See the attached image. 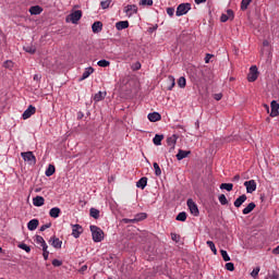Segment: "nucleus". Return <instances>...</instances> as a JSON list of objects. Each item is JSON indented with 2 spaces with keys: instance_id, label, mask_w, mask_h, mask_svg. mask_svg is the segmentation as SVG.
<instances>
[{
  "instance_id": "obj_58",
  "label": "nucleus",
  "mask_w": 279,
  "mask_h": 279,
  "mask_svg": "<svg viewBox=\"0 0 279 279\" xmlns=\"http://www.w3.org/2000/svg\"><path fill=\"white\" fill-rule=\"evenodd\" d=\"M211 58H214V56L210 54V53H207L206 57H205V64H208L210 62Z\"/></svg>"
},
{
  "instance_id": "obj_10",
  "label": "nucleus",
  "mask_w": 279,
  "mask_h": 279,
  "mask_svg": "<svg viewBox=\"0 0 279 279\" xmlns=\"http://www.w3.org/2000/svg\"><path fill=\"white\" fill-rule=\"evenodd\" d=\"M244 186L246 187V193H254V191H256V181L255 180L245 181Z\"/></svg>"
},
{
  "instance_id": "obj_15",
  "label": "nucleus",
  "mask_w": 279,
  "mask_h": 279,
  "mask_svg": "<svg viewBox=\"0 0 279 279\" xmlns=\"http://www.w3.org/2000/svg\"><path fill=\"white\" fill-rule=\"evenodd\" d=\"M189 156H191V150L179 149L177 160H184V158H187Z\"/></svg>"
},
{
  "instance_id": "obj_28",
  "label": "nucleus",
  "mask_w": 279,
  "mask_h": 279,
  "mask_svg": "<svg viewBox=\"0 0 279 279\" xmlns=\"http://www.w3.org/2000/svg\"><path fill=\"white\" fill-rule=\"evenodd\" d=\"M53 173H56V166L49 165L48 168L46 169L45 175L47 178H51V175H53Z\"/></svg>"
},
{
  "instance_id": "obj_3",
  "label": "nucleus",
  "mask_w": 279,
  "mask_h": 279,
  "mask_svg": "<svg viewBox=\"0 0 279 279\" xmlns=\"http://www.w3.org/2000/svg\"><path fill=\"white\" fill-rule=\"evenodd\" d=\"M186 204L191 215L194 217H199V208L197 207V204L192 198H189Z\"/></svg>"
},
{
  "instance_id": "obj_26",
  "label": "nucleus",
  "mask_w": 279,
  "mask_h": 279,
  "mask_svg": "<svg viewBox=\"0 0 279 279\" xmlns=\"http://www.w3.org/2000/svg\"><path fill=\"white\" fill-rule=\"evenodd\" d=\"M254 208H256V204L255 203H250L243 210V215H250V213H252V210H254Z\"/></svg>"
},
{
  "instance_id": "obj_62",
  "label": "nucleus",
  "mask_w": 279,
  "mask_h": 279,
  "mask_svg": "<svg viewBox=\"0 0 279 279\" xmlns=\"http://www.w3.org/2000/svg\"><path fill=\"white\" fill-rule=\"evenodd\" d=\"M272 254H276V255L279 254V245L272 250Z\"/></svg>"
},
{
  "instance_id": "obj_57",
  "label": "nucleus",
  "mask_w": 279,
  "mask_h": 279,
  "mask_svg": "<svg viewBox=\"0 0 279 279\" xmlns=\"http://www.w3.org/2000/svg\"><path fill=\"white\" fill-rule=\"evenodd\" d=\"M222 98H223V94L221 93L214 95V99H216V101H221Z\"/></svg>"
},
{
  "instance_id": "obj_8",
  "label": "nucleus",
  "mask_w": 279,
  "mask_h": 279,
  "mask_svg": "<svg viewBox=\"0 0 279 279\" xmlns=\"http://www.w3.org/2000/svg\"><path fill=\"white\" fill-rule=\"evenodd\" d=\"M36 114V107L34 106H28V108L23 112L22 114V119L27 120L29 119L32 116Z\"/></svg>"
},
{
  "instance_id": "obj_21",
  "label": "nucleus",
  "mask_w": 279,
  "mask_h": 279,
  "mask_svg": "<svg viewBox=\"0 0 279 279\" xmlns=\"http://www.w3.org/2000/svg\"><path fill=\"white\" fill-rule=\"evenodd\" d=\"M38 225H39L38 219H32L31 221H28L27 228L33 232L34 230H36V228H38Z\"/></svg>"
},
{
  "instance_id": "obj_18",
  "label": "nucleus",
  "mask_w": 279,
  "mask_h": 279,
  "mask_svg": "<svg viewBox=\"0 0 279 279\" xmlns=\"http://www.w3.org/2000/svg\"><path fill=\"white\" fill-rule=\"evenodd\" d=\"M160 119H162V116H160L158 112H151L148 114V120L151 123H156V121H160Z\"/></svg>"
},
{
  "instance_id": "obj_56",
  "label": "nucleus",
  "mask_w": 279,
  "mask_h": 279,
  "mask_svg": "<svg viewBox=\"0 0 279 279\" xmlns=\"http://www.w3.org/2000/svg\"><path fill=\"white\" fill-rule=\"evenodd\" d=\"M220 21H221V23H227V21H230V17L227 14H222L220 16Z\"/></svg>"
},
{
  "instance_id": "obj_41",
  "label": "nucleus",
  "mask_w": 279,
  "mask_h": 279,
  "mask_svg": "<svg viewBox=\"0 0 279 279\" xmlns=\"http://www.w3.org/2000/svg\"><path fill=\"white\" fill-rule=\"evenodd\" d=\"M220 254H221L222 259L225 260V263L230 262V255H228V252H227V251L221 250V251H220Z\"/></svg>"
},
{
  "instance_id": "obj_53",
  "label": "nucleus",
  "mask_w": 279,
  "mask_h": 279,
  "mask_svg": "<svg viewBox=\"0 0 279 279\" xmlns=\"http://www.w3.org/2000/svg\"><path fill=\"white\" fill-rule=\"evenodd\" d=\"M49 228H51V222H48V223L41 226L39 230H40V232H45V230H47Z\"/></svg>"
},
{
  "instance_id": "obj_60",
  "label": "nucleus",
  "mask_w": 279,
  "mask_h": 279,
  "mask_svg": "<svg viewBox=\"0 0 279 279\" xmlns=\"http://www.w3.org/2000/svg\"><path fill=\"white\" fill-rule=\"evenodd\" d=\"M86 269H88V266L87 265H83L81 268H80V274H84V271H86Z\"/></svg>"
},
{
  "instance_id": "obj_7",
  "label": "nucleus",
  "mask_w": 279,
  "mask_h": 279,
  "mask_svg": "<svg viewBox=\"0 0 279 279\" xmlns=\"http://www.w3.org/2000/svg\"><path fill=\"white\" fill-rule=\"evenodd\" d=\"M69 19H70L71 23H73V25H77V23L82 19V11L81 10L74 11L73 13H71L69 15Z\"/></svg>"
},
{
  "instance_id": "obj_42",
  "label": "nucleus",
  "mask_w": 279,
  "mask_h": 279,
  "mask_svg": "<svg viewBox=\"0 0 279 279\" xmlns=\"http://www.w3.org/2000/svg\"><path fill=\"white\" fill-rule=\"evenodd\" d=\"M24 50L26 51V53H36V47L34 46H27V47H24Z\"/></svg>"
},
{
  "instance_id": "obj_31",
  "label": "nucleus",
  "mask_w": 279,
  "mask_h": 279,
  "mask_svg": "<svg viewBox=\"0 0 279 279\" xmlns=\"http://www.w3.org/2000/svg\"><path fill=\"white\" fill-rule=\"evenodd\" d=\"M153 167L155 169V175L157 177L162 175V170L160 169V166L158 165V162H154Z\"/></svg>"
},
{
  "instance_id": "obj_35",
  "label": "nucleus",
  "mask_w": 279,
  "mask_h": 279,
  "mask_svg": "<svg viewBox=\"0 0 279 279\" xmlns=\"http://www.w3.org/2000/svg\"><path fill=\"white\" fill-rule=\"evenodd\" d=\"M178 86L180 88H186V78L184 76H181L179 80H178Z\"/></svg>"
},
{
  "instance_id": "obj_55",
  "label": "nucleus",
  "mask_w": 279,
  "mask_h": 279,
  "mask_svg": "<svg viewBox=\"0 0 279 279\" xmlns=\"http://www.w3.org/2000/svg\"><path fill=\"white\" fill-rule=\"evenodd\" d=\"M167 14H168V16H173V14H175V9H173V8H168V9H167Z\"/></svg>"
},
{
  "instance_id": "obj_25",
  "label": "nucleus",
  "mask_w": 279,
  "mask_h": 279,
  "mask_svg": "<svg viewBox=\"0 0 279 279\" xmlns=\"http://www.w3.org/2000/svg\"><path fill=\"white\" fill-rule=\"evenodd\" d=\"M136 186L137 189H142L145 190V186H147V178L144 177V178H141L137 182H136Z\"/></svg>"
},
{
  "instance_id": "obj_19",
  "label": "nucleus",
  "mask_w": 279,
  "mask_h": 279,
  "mask_svg": "<svg viewBox=\"0 0 279 279\" xmlns=\"http://www.w3.org/2000/svg\"><path fill=\"white\" fill-rule=\"evenodd\" d=\"M92 29L94 32V34H99V32H101V29H104V23L101 22H95L92 25Z\"/></svg>"
},
{
  "instance_id": "obj_4",
  "label": "nucleus",
  "mask_w": 279,
  "mask_h": 279,
  "mask_svg": "<svg viewBox=\"0 0 279 279\" xmlns=\"http://www.w3.org/2000/svg\"><path fill=\"white\" fill-rule=\"evenodd\" d=\"M21 156L25 162H29V165H36V156L33 151L21 153Z\"/></svg>"
},
{
  "instance_id": "obj_30",
  "label": "nucleus",
  "mask_w": 279,
  "mask_h": 279,
  "mask_svg": "<svg viewBox=\"0 0 279 279\" xmlns=\"http://www.w3.org/2000/svg\"><path fill=\"white\" fill-rule=\"evenodd\" d=\"M220 189H221L222 191H228V192H230V191H232V189H234V184H232V183H221V184H220Z\"/></svg>"
},
{
  "instance_id": "obj_12",
  "label": "nucleus",
  "mask_w": 279,
  "mask_h": 279,
  "mask_svg": "<svg viewBox=\"0 0 279 279\" xmlns=\"http://www.w3.org/2000/svg\"><path fill=\"white\" fill-rule=\"evenodd\" d=\"M245 202H247V195L243 194L234 201L233 205L235 206V208H241V206H243Z\"/></svg>"
},
{
  "instance_id": "obj_20",
  "label": "nucleus",
  "mask_w": 279,
  "mask_h": 279,
  "mask_svg": "<svg viewBox=\"0 0 279 279\" xmlns=\"http://www.w3.org/2000/svg\"><path fill=\"white\" fill-rule=\"evenodd\" d=\"M33 204H34V206H37V207L45 206V197H43V196L34 197Z\"/></svg>"
},
{
  "instance_id": "obj_17",
  "label": "nucleus",
  "mask_w": 279,
  "mask_h": 279,
  "mask_svg": "<svg viewBox=\"0 0 279 279\" xmlns=\"http://www.w3.org/2000/svg\"><path fill=\"white\" fill-rule=\"evenodd\" d=\"M93 73H95V69H93V66L86 68L85 71L83 72L81 81L87 80V77H90Z\"/></svg>"
},
{
  "instance_id": "obj_36",
  "label": "nucleus",
  "mask_w": 279,
  "mask_h": 279,
  "mask_svg": "<svg viewBox=\"0 0 279 279\" xmlns=\"http://www.w3.org/2000/svg\"><path fill=\"white\" fill-rule=\"evenodd\" d=\"M206 243H207L208 247L211 250L213 254H215V256H217V247L215 246V242L209 240Z\"/></svg>"
},
{
  "instance_id": "obj_23",
  "label": "nucleus",
  "mask_w": 279,
  "mask_h": 279,
  "mask_svg": "<svg viewBox=\"0 0 279 279\" xmlns=\"http://www.w3.org/2000/svg\"><path fill=\"white\" fill-rule=\"evenodd\" d=\"M60 213L61 210L59 207H53L50 209L49 215L52 217V219H58V217H60Z\"/></svg>"
},
{
  "instance_id": "obj_44",
  "label": "nucleus",
  "mask_w": 279,
  "mask_h": 279,
  "mask_svg": "<svg viewBox=\"0 0 279 279\" xmlns=\"http://www.w3.org/2000/svg\"><path fill=\"white\" fill-rule=\"evenodd\" d=\"M110 3H112L110 0H105L100 2V5L102 10H108V8H110Z\"/></svg>"
},
{
  "instance_id": "obj_52",
  "label": "nucleus",
  "mask_w": 279,
  "mask_h": 279,
  "mask_svg": "<svg viewBox=\"0 0 279 279\" xmlns=\"http://www.w3.org/2000/svg\"><path fill=\"white\" fill-rule=\"evenodd\" d=\"M53 267H62V260L60 259H53L52 260Z\"/></svg>"
},
{
  "instance_id": "obj_16",
  "label": "nucleus",
  "mask_w": 279,
  "mask_h": 279,
  "mask_svg": "<svg viewBox=\"0 0 279 279\" xmlns=\"http://www.w3.org/2000/svg\"><path fill=\"white\" fill-rule=\"evenodd\" d=\"M130 27V22L128 21H120L116 23V28L121 32L122 29H128Z\"/></svg>"
},
{
  "instance_id": "obj_33",
  "label": "nucleus",
  "mask_w": 279,
  "mask_h": 279,
  "mask_svg": "<svg viewBox=\"0 0 279 279\" xmlns=\"http://www.w3.org/2000/svg\"><path fill=\"white\" fill-rule=\"evenodd\" d=\"M186 217H187L186 211H181L178 214L175 219L177 221H186Z\"/></svg>"
},
{
  "instance_id": "obj_1",
  "label": "nucleus",
  "mask_w": 279,
  "mask_h": 279,
  "mask_svg": "<svg viewBox=\"0 0 279 279\" xmlns=\"http://www.w3.org/2000/svg\"><path fill=\"white\" fill-rule=\"evenodd\" d=\"M94 243H101L104 241V230L97 226L89 227Z\"/></svg>"
},
{
  "instance_id": "obj_14",
  "label": "nucleus",
  "mask_w": 279,
  "mask_h": 279,
  "mask_svg": "<svg viewBox=\"0 0 279 279\" xmlns=\"http://www.w3.org/2000/svg\"><path fill=\"white\" fill-rule=\"evenodd\" d=\"M50 243L56 250H62V241L57 236L50 238Z\"/></svg>"
},
{
  "instance_id": "obj_54",
  "label": "nucleus",
  "mask_w": 279,
  "mask_h": 279,
  "mask_svg": "<svg viewBox=\"0 0 279 279\" xmlns=\"http://www.w3.org/2000/svg\"><path fill=\"white\" fill-rule=\"evenodd\" d=\"M48 250V247H44L43 248V256H44V258H45V260H48V258H49V251H47Z\"/></svg>"
},
{
  "instance_id": "obj_22",
  "label": "nucleus",
  "mask_w": 279,
  "mask_h": 279,
  "mask_svg": "<svg viewBox=\"0 0 279 279\" xmlns=\"http://www.w3.org/2000/svg\"><path fill=\"white\" fill-rule=\"evenodd\" d=\"M29 12L32 15H38L43 13V8L40 5H34L29 8Z\"/></svg>"
},
{
  "instance_id": "obj_51",
  "label": "nucleus",
  "mask_w": 279,
  "mask_h": 279,
  "mask_svg": "<svg viewBox=\"0 0 279 279\" xmlns=\"http://www.w3.org/2000/svg\"><path fill=\"white\" fill-rule=\"evenodd\" d=\"M226 269L228 271H234V264L233 263H227L226 264Z\"/></svg>"
},
{
  "instance_id": "obj_49",
  "label": "nucleus",
  "mask_w": 279,
  "mask_h": 279,
  "mask_svg": "<svg viewBox=\"0 0 279 279\" xmlns=\"http://www.w3.org/2000/svg\"><path fill=\"white\" fill-rule=\"evenodd\" d=\"M3 66H4V69H12V68L14 66V64L12 63V61L7 60V61L3 63Z\"/></svg>"
},
{
  "instance_id": "obj_50",
  "label": "nucleus",
  "mask_w": 279,
  "mask_h": 279,
  "mask_svg": "<svg viewBox=\"0 0 279 279\" xmlns=\"http://www.w3.org/2000/svg\"><path fill=\"white\" fill-rule=\"evenodd\" d=\"M171 239H172V241H174L175 243H180V234L171 233Z\"/></svg>"
},
{
  "instance_id": "obj_29",
  "label": "nucleus",
  "mask_w": 279,
  "mask_h": 279,
  "mask_svg": "<svg viewBox=\"0 0 279 279\" xmlns=\"http://www.w3.org/2000/svg\"><path fill=\"white\" fill-rule=\"evenodd\" d=\"M165 138V135H158L156 134L155 137L153 138L154 145H162V141Z\"/></svg>"
},
{
  "instance_id": "obj_46",
  "label": "nucleus",
  "mask_w": 279,
  "mask_h": 279,
  "mask_svg": "<svg viewBox=\"0 0 279 279\" xmlns=\"http://www.w3.org/2000/svg\"><path fill=\"white\" fill-rule=\"evenodd\" d=\"M132 71H141V62L136 61L131 65Z\"/></svg>"
},
{
  "instance_id": "obj_47",
  "label": "nucleus",
  "mask_w": 279,
  "mask_h": 279,
  "mask_svg": "<svg viewBox=\"0 0 279 279\" xmlns=\"http://www.w3.org/2000/svg\"><path fill=\"white\" fill-rule=\"evenodd\" d=\"M140 5H154V0H141Z\"/></svg>"
},
{
  "instance_id": "obj_5",
  "label": "nucleus",
  "mask_w": 279,
  "mask_h": 279,
  "mask_svg": "<svg viewBox=\"0 0 279 279\" xmlns=\"http://www.w3.org/2000/svg\"><path fill=\"white\" fill-rule=\"evenodd\" d=\"M258 80V68L256 65H252L250 68V73L247 75L248 82H256Z\"/></svg>"
},
{
  "instance_id": "obj_9",
  "label": "nucleus",
  "mask_w": 279,
  "mask_h": 279,
  "mask_svg": "<svg viewBox=\"0 0 279 279\" xmlns=\"http://www.w3.org/2000/svg\"><path fill=\"white\" fill-rule=\"evenodd\" d=\"M126 16H132L138 12V7L136 4H128L124 9Z\"/></svg>"
},
{
  "instance_id": "obj_45",
  "label": "nucleus",
  "mask_w": 279,
  "mask_h": 279,
  "mask_svg": "<svg viewBox=\"0 0 279 279\" xmlns=\"http://www.w3.org/2000/svg\"><path fill=\"white\" fill-rule=\"evenodd\" d=\"M170 82V86L168 87V90H173V86H175V78L173 76L168 77Z\"/></svg>"
},
{
  "instance_id": "obj_39",
  "label": "nucleus",
  "mask_w": 279,
  "mask_h": 279,
  "mask_svg": "<svg viewBox=\"0 0 279 279\" xmlns=\"http://www.w3.org/2000/svg\"><path fill=\"white\" fill-rule=\"evenodd\" d=\"M218 199H219L221 206L228 205V198L226 197L225 194H220L219 197H218Z\"/></svg>"
},
{
  "instance_id": "obj_34",
  "label": "nucleus",
  "mask_w": 279,
  "mask_h": 279,
  "mask_svg": "<svg viewBox=\"0 0 279 279\" xmlns=\"http://www.w3.org/2000/svg\"><path fill=\"white\" fill-rule=\"evenodd\" d=\"M250 3H252V0H242L241 10L245 12V10H247V8L250 7Z\"/></svg>"
},
{
  "instance_id": "obj_2",
  "label": "nucleus",
  "mask_w": 279,
  "mask_h": 279,
  "mask_svg": "<svg viewBox=\"0 0 279 279\" xmlns=\"http://www.w3.org/2000/svg\"><path fill=\"white\" fill-rule=\"evenodd\" d=\"M190 10H191V3H181L177 8L175 15L177 16H184V14H189Z\"/></svg>"
},
{
  "instance_id": "obj_13",
  "label": "nucleus",
  "mask_w": 279,
  "mask_h": 279,
  "mask_svg": "<svg viewBox=\"0 0 279 279\" xmlns=\"http://www.w3.org/2000/svg\"><path fill=\"white\" fill-rule=\"evenodd\" d=\"M270 108H271V112H270V117H278V114H279V104H278V101H276V100H272L271 102H270Z\"/></svg>"
},
{
  "instance_id": "obj_64",
  "label": "nucleus",
  "mask_w": 279,
  "mask_h": 279,
  "mask_svg": "<svg viewBox=\"0 0 279 279\" xmlns=\"http://www.w3.org/2000/svg\"><path fill=\"white\" fill-rule=\"evenodd\" d=\"M77 119H84V113L83 112H78L77 113Z\"/></svg>"
},
{
  "instance_id": "obj_40",
  "label": "nucleus",
  "mask_w": 279,
  "mask_h": 279,
  "mask_svg": "<svg viewBox=\"0 0 279 279\" xmlns=\"http://www.w3.org/2000/svg\"><path fill=\"white\" fill-rule=\"evenodd\" d=\"M143 219H147V214L142 213V214L137 215V218H136V219L129 220V221H131V223H134V221H141V220H143Z\"/></svg>"
},
{
  "instance_id": "obj_63",
  "label": "nucleus",
  "mask_w": 279,
  "mask_h": 279,
  "mask_svg": "<svg viewBox=\"0 0 279 279\" xmlns=\"http://www.w3.org/2000/svg\"><path fill=\"white\" fill-rule=\"evenodd\" d=\"M195 3L199 5V3H206V0H195Z\"/></svg>"
},
{
  "instance_id": "obj_37",
  "label": "nucleus",
  "mask_w": 279,
  "mask_h": 279,
  "mask_svg": "<svg viewBox=\"0 0 279 279\" xmlns=\"http://www.w3.org/2000/svg\"><path fill=\"white\" fill-rule=\"evenodd\" d=\"M98 66H101L102 69H106V66H110V61L102 59L97 62Z\"/></svg>"
},
{
  "instance_id": "obj_61",
  "label": "nucleus",
  "mask_w": 279,
  "mask_h": 279,
  "mask_svg": "<svg viewBox=\"0 0 279 279\" xmlns=\"http://www.w3.org/2000/svg\"><path fill=\"white\" fill-rule=\"evenodd\" d=\"M239 180H241V175L235 174L232 179V182H239Z\"/></svg>"
},
{
  "instance_id": "obj_24",
  "label": "nucleus",
  "mask_w": 279,
  "mask_h": 279,
  "mask_svg": "<svg viewBox=\"0 0 279 279\" xmlns=\"http://www.w3.org/2000/svg\"><path fill=\"white\" fill-rule=\"evenodd\" d=\"M35 242L37 243V245H41V247L45 250L46 247H49L47 245V242H45V238H43L41 235H36Z\"/></svg>"
},
{
  "instance_id": "obj_59",
  "label": "nucleus",
  "mask_w": 279,
  "mask_h": 279,
  "mask_svg": "<svg viewBox=\"0 0 279 279\" xmlns=\"http://www.w3.org/2000/svg\"><path fill=\"white\" fill-rule=\"evenodd\" d=\"M33 80H34L35 82H40V80H43V76H41L40 74H35L34 77H33Z\"/></svg>"
},
{
  "instance_id": "obj_48",
  "label": "nucleus",
  "mask_w": 279,
  "mask_h": 279,
  "mask_svg": "<svg viewBox=\"0 0 279 279\" xmlns=\"http://www.w3.org/2000/svg\"><path fill=\"white\" fill-rule=\"evenodd\" d=\"M227 16L229 17V21H233L234 20V11H232L231 9L227 10Z\"/></svg>"
},
{
  "instance_id": "obj_38",
  "label": "nucleus",
  "mask_w": 279,
  "mask_h": 279,
  "mask_svg": "<svg viewBox=\"0 0 279 279\" xmlns=\"http://www.w3.org/2000/svg\"><path fill=\"white\" fill-rule=\"evenodd\" d=\"M17 247H20V250H24V252H26L27 254H29L32 252V247H29L27 244L25 243H21L17 245Z\"/></svg>"
},
{
  "instance_id": "obj_32",
  "label": "nucleus",
  "mask_w": 279,
  "mask_h": 279,
  "mask_svg": "<svg viewBox=\"0 0 279 279\" xmlns=\"http://www.w3.org/2000/svg\"><path fill=\"white\" fill-rule=\"evenodd\" d=\"M89 215H90V217H93L94 219H98V218H99V209H97V208H90V209H89Z\"/></svg>"
},
{
  "instance_id": "obj_6",
  "label": "nucleus",
  "mask_w": 279,
  "mask_h": 279,
  "mask_svg": "<svg viewBox=\"0 0 279 279\" xmlns=\"http://www.w3.org/2000/svg\"><path fill=\"white\" fill-rule=\"evenodd\" d=\"M178 138L179 136L173 134L169 137H167V145L170 147L169 148V153L171 154V151H173V149H175V145L178 143Z\"/></svg>"
},
{
  "instance_id": "obj_43",
  "label": "nucleus",
  "mask_w": 279,
  "mask_h": 279,
  "mask_svg": "<svg viewBox=\"0 0 279 279\" xmlns=\"http://www.w3.org/2000/svg\"><path fill=\"white\" fill-rule=\"evenodd\" d=\"M259 272H260V267L254 268L253 271L251 272L252 278L257 279Z\"/></svg>"
},
{
  "instance_id": "obj_27",
  "label": "nucleus",
  "mask_w": 279,
  "mask_h": 279,
  "mask_svg": "<svg viewBox=\"0 0 279 279\" xmlns=\"http://www.w3.org/2000/svg\"><path fill=\"white\" fill-rule=\"evenodd\" d=\"M104 99H106V93L102 92H98L97 94H95L94 96V101L97 104L99 101H104Z\"/></svg>"
},
{
  "instance_id": "obj_11",
  "label": "nucleus",
  "mask_w": 279,
  "mask_h": 279,
  "mask_svg": "<svg viewBox=\"0 0 279 279\" xmlns=\"http://www.w3.org/2000/svg\"><path fill=\"white\" fill-rule=\"evenodd\" d=\"M82 232H84V229L82 228V226L80 225L72 226V236H74V239H80V235L82 234Z\"/></svg>"
}]
</instances>
